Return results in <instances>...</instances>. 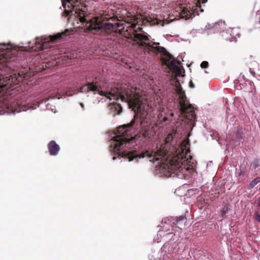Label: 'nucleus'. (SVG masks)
Returning a JSON list of instances; mask_svg holds the SVG:
<instances>
[{
    "mask_svg": "<svg viewBox=\"0 0 260 260\" xmlns=\"http://www.w3.org/2000/svg\"><path fill=\"white\" fill-rule=\"evenodd\" d=\"M27 44H31V41H29V42H27Z\"/></svg>",
    "mask_w": 260,
    "mask_h": 260,
    "instance_id": "obj_25",
    "label": "nucleus"
},
{
    "mask_svg": "<svg viewBox=\"0 0 260 260\" xmlns=\"http://www.w3.org/2000/svg\"><path fill=\"white\" fill-rule=\"evenodd\" d=\"M65 36L66 32H62L54 35H45L36 37L32 46H28L29 49H51L60 44L62 42L61 39Z\"/></svg>",
    "mask_w": 260,
    "mask_h": 260,
    "instance_id": "obj_5",
    "label": "nucleus"
},
{
    "mask_svg": "<svg viewBox=\"0 0 260 260\" xmlns=\"http://www.w3.org/2000/svg\"><path fill=\"white\" fill-rule=\"evenodd\" d=\"M235 136L237 139L240 140L244 137V133L242 130L238 129L236 132Z\"/></svg>",
    "mask_w": 260,
    "mask_h": 260,
    "instance_id": "obj_17",
    "label": "nucleus"
},
{
    "mask_svg": "<svg viewBox=\"0 0 260 260\" xmlns=\"http://www.w3.org/2000/svg\"><path fill=\"white\" fill-rule=\"evenodd\" d=\"M208 62L206 61H203L201 64V67L202 68H207L208 67Z\"/></svg>",
    "mask_w": 260,
    "mask_h": 260,
    "instance_id": "obj_21",
    "label": "nucleus"
},
{
    "mask_svg": "<svg viewBox=\"0 0 260 260\" xmlns=\"http://www.w3.org/2000/svg\"><path fill=\"white\" fill-rule=\"evenodd\" d=\"M202 1V2L200 0H197L193 4H191L188 3L184 6L178 7L174 12V15L181 18H185V20L189 19L192 16L199 15L200 13L204 12L203 9L202 8L201 3L204 4L207 2V0Z\"/></svg>",
    "mask_w": 260,
    "mask_h": 260,
    "instance_id": "obj_7",
    "label": "nucleus"
},
{
    "mask_svg": "<svg viewBox=\"0 0 260 260\" xmlns=\"http://www.w3.org/2000/svg\"><path fill=\"white\" fill-rule=\"evenodd\" d=\"M189 86L191 88H194L195 86L194 84H193V82L191 80L189 81Z\"/></svg>",
    "mask_w": 260,
    "mask_h": 260,
    "instance_id": "obj_23",
    "label": "nucleus"
},
{
    "mask_svg": "<svg viewBox=\"0 0 260 260\" xmlns=\"http://www.w3.org/2000/svg\"><path fill=\"white\" fill-rule=\"evenodd\" d=\"M106 83L105 80L102 78L95 77L92 81H87L78 91L83 93H98L110 100L121 99L122 101L127 102L129 108L135 113L141 112L142 102L139 93L135 92V89L130 85L122 84L119 87H112L109 91H104L102 89L104 88V83Z\"/></svg>",
    "mask_w": 260,
    "mask_h": 260,
    "instance_id": "obj_3",
    "label": "nucleus"
},
{
    "mask_svg": "<svg viewBox=\"0 0 260 260\" xmlns=\"http://www.w3.org/2000/svg\"><path fill=\"white\" fill-rule=\"evenodd\" d=\"M186 220V218L184 216H180L176 220L177 224L178 225H181L182 223L185 222Z\"/></svg>",
    "mask_w": 260,
    "mask_h": 260,
    "instance_id": "obj_18",
    "label": "nucleus"
},
{
    "mask_svg": "<svg viewBox=\"0 0 260 260\" xmlns=\"http://www.w3.org/2000/svg\"><path fill=\"white\" fill-rule=\"evenodd\" d=\"M228 211H229L228 206L227 205L224 206V207L222 208V210L221 211V216L222 218L224 217V216L228 212Z\"/></svg>",
    "mask_w": 260,
    "mask_h": 260,
    "instance_id": "obj_19",
    "label": "nucleus"
},
{
    "mask_svg": "<svg viewBox=\"0 0 260 260\" xmlns=\"http://www.w3.org/2000/svg\"><path fill=\"white\" fill-rule=\"evenodd\" d=\"M225 28V24L224 21L220 20L215 23H208L205 28L198 29L199 33L209 35L211 33L220 32Z\"/></svg>",
    "mask_w": 260,
    "mask_h": 260,
    "instance_id": "obj_10",
    "label": "nucleus"
},
{
    "mask_svg": "<svg viewBox=\"0 0 260 260\" xmlns=\"http://www.w3.org/2000/svg\"><path fill=\"white\" fill-rule=\"evenodd\" d=\"M227 34H229L231 37H227L226 40L230 42H236L238 38L240 37V34L237 29L230 28L226 31Z\"/></svg>",
    "mask_w": 260,
    "mask_h": 260,
    "instance_id": "obj_13",
    "label": "nucleus"
},
{
    "mask_svg": "<svg viewBox=\"0 0 260 260\" xmlns=\"http://www.w3.org/2000/svg\"><path fill=\"white\" fill-rule=\"evenodd\" d=\"M61 2L66 16H74L78 18L80 22L86 23L85 27L87 31H92L94 34L102 36L107 35L110 31L122 33L124 31V26L122 23L103 24L96 17L87 18L85 8L78 0H61Z\"/></svg>",
    "mask_w": 260,
    "mask_h": 260,
    "instance_id": "obj_4",
    "label": "nucleus"
},
{
    "mask_svg": "<svg viewBox=\"0 0 260 260\" xmlns=\"http://www.w3.org/2000/svg\"><path fill=\"white\" fill-rule=\"evenodd\" d=\"M161 53L160 60L162 63L167 65L169 69H173L175 67V58L170 54L167 50H156Z\"/></svg>",
    "mask_w": 260,
    "mask_h": 260,
    "instance_id": "obj_11",
    "label": "nucleus"
},
{
    "mask_svg": "<svg viewBox=\"0 0 260 260\" xmlns=\"http://www.w3.org/2000/svg\"><path fill=\"white\" fill-rule=\"evenodd\" d=\"M173 140V135L171 134H169L166 138V144L169 143Z\"/></svg>",
    "mask_w": 260,
    "mask_h": 260,
    "instance_id": "obj_20",
    "label": "nucleus"
},
{
    "mask_svg": "<svg viewBox=\"0 0 260 260\" xmlns=\"http://www.w3.org/2000/svg\"><path fill=\"white\" fill-rule=\"evenodd\" d=\"M256 216V220L257 222H260V214L257 213H255Z\"/></svg>",
    "mask_w": 260,
    "mask_h": 260,
    "instance_id": "obj_22",
    "label": "nucleus"
},
{
    "mask_svg": "<svg viewBox=\"0 0 260 260\" xmlns=\"http://www.w3.org/2000/svg\"><path fill=\"white\" fill-rule=\"evenodd\" d=\"M137 119L138 118L136 114L130 123L118 127L117 134L112 139L114 143L110 146L114 153L113 159L115 160L120 156L131 161L135 158L148 157L150 161L153 162L160 160L161 170L167 177H183L189 169V167L187 166L188 159L186 156V150L184 149H178L174 153H171L162 146L156 151H146L140 154H138L136 150L120 151L121 147L131 148L130 145L134 142L135 138L132 136L128 138V136L132 134Z\"/></svg>",
    "mask_w": 260,
    "mask_h": 260,
    "instance_id": "obj_1",
    "label": "nucleus"
},
{
    "mask_svg": "<svg viewBox=\"0 0 260 260\" xmlns=\"http://www.w3.org/2000/svg\"><path fill=\"white\" fill-rule=\"evenodd\" d=\"M41 50H0V114L4 113L19 112L24 111L18 102H9L4 101L2 92L7 91L13 85L18 84L23 79H26V73H17L11 67L26 68L25 62H20L22 58L19 55H23L26 58L29 69L32 64H37L38 60L42 58L39 53Z\"/></svg>",
    "mask_w": 260,
    "mask_h": 260,
    "instance_id": "obj_2",
    "label": "nucleus"
},
{
    "mask_svg": "<svg viewBox=\"0 0 260 260\" xmlns=\"http://www.w3.org/2000/svg\"><path fill=\"white\" fill-rule=\"evenodd\" d=\"M258 206L260 207V198L258 199Z\"/></svg>",
    "mask_w": 260,
    "mask_h": 260,
    "instance_id": "obj_24",
    "label": "nucleus"
},
{
    "mask_svg": "<svg viewBox=\"0 0 260 260\" xmlns=\"http://www.w3.org/2000/svg\"><path fill=\"white\" fill-rule=\"evenodd\" d=\"M49 152L51 155L56 156L60 150L59 146L54 141H51L47 145Z\"/></svg>",
    "mask_w": 260,
    "mask_h": 260,
    "instance_id": "obj_12",
    "label": "nucleus"
},
{
    "mask_svg": "<svg viewBox=\"0 0 260 260\" xmlns=\"http://www.w3.org/2000/svg\"><path fill=\"white\" fill-rule=\"evenodd\" d=\"M175 91L179 96L178 102L180 107L181 113L191 124L192 122H194L196 118L194 108L191 104L189 103L185 91L180 84L176 86Z\"/></svg>",
    "mask_w": 260,
    "mask_h": 260,
    "instance_id": "obj_6",
    "label": "nucleus"
},
{
    "mask_svg": "<svg viewBox=\"0 0 260 260\" xmlns=\"http://www.w3.org/2000/svg\"><path fill=\"white\" fill-rule=\"evenodd\" d=\"M260 182V177H257L253 180L248 185L247 188L248 189H250L254 187L257 183Z\"/></svg>",
    "mask_w": 260,
    "mask_h": 260,
    "instance_id": "obj_15",
    "label": "nucleus"
},
{
    "mask_svg": "<svg viewBox=\"0 0 260 260\" xmlns=\"http://www.w3.org/2000/svg\"><path fill=\"white\" fill-rule=\"evenodd\" d=\"M0 45L2 46H11L13 47L12 49H26V47L24 46L15 45V44H12L11 43H9L8 44L1 43Z\"/></svg>",
    "mask_w": 260,
    "mask_h": 260,
    "instance_id": "obj_16",
    "label": "nucleus"
},
{
    "mask_svg": "<svg viewBox=\"0 0 260 260\" xmlns=\"http://www.w3.org/2000/svg\"><path fill=\"white\" fill-rule=\"evenodd\" d=\"M134 29L132 37L134 38V41L142 47L148 49H166L164 47H160L159 43L154 42L150 40V36L146 33H139L138 31L142 32L143 28L138 26L137 24H133Z\"/></svg>",
    "mask_w": 260,
    "mask_h": 260,
    "instance_id": "obj_8",
    "label": "nucleus"
},
{
    "mask_svg": "<svg viewBox=\"0 0 260 260\" xmlns=\"http://www.w3.org/2000/svg\"><path fill=\"white\" fill-rule=\"evenodd\" d=\"M112 109L116 112V114H119L122 112V107L119 104H114L112 106Z\"/></svg>",
    "mask_w": 260,
    "mask_h": 260,
    "instance_id": "obj_14",
    "label": "nucleus"
},
{
    "mask_svg": "<svg viewBox=\"0 0 260 260\" xmlns=\"http://www.w3.org/2000/svg\"><path fill=\"white\" fill-rule=\"evenodd\" d=\"M149 120L146 117H143L141 121V127L139 131V137L150 139L155 135L154 126H151Z\"/></svg>",
    "mask_w": 260,
    "mask_h": 260,
    "instance_id": "obj_9",
    "label": "nucleus"
}]
</instances>
